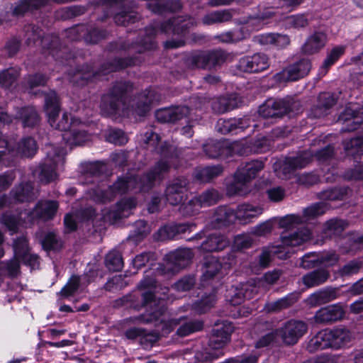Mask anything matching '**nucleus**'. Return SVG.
<instances>
[{
    "label": "nucleus",
    "instance_id": "nucleus-1",
    "mask_svg": "<svg viewBox=\"0 0 363 363\" xmlns=\"http://www.w3.org/2000/svg\"><path fill=\"white\" fill-rule=\"evenodd\" d=\"M170 166L166 161H161L147 174L140 177L129 172L126 176L120 177L106 192L94 190L91 196L96 202H106L118 194L133 191L134 193L146 191L151 188L155 182L160 180L163 174L168 171Z\"/></svg>",
    "mask_w": 363,
    "mask_h": 363
},
{
    "label": "nucleus",
    "instance_id": "nucleus-2",
    "mask_svg": "<svg viewBox=\"0 0 363 363\" xmlns=\"http://www.w3.org/2000/svg\"><path fill=\"white\" fill-rule=\"evenodd\" d=\"M44 108L50 125L55 129L65 132L62 137L69 145H80L88 140V135L79 127L81 122L78 119L72 118L67 113H64L60 120H58L60 104L57 94L54 91L46 95Z\"/></svg>",
    "mask_w": 363,
    "mask_h": 363
},
{
    "label": "nucleus",
    "instance_id": "nucleus-3",
    "mask_svg": "<svg viewBox=\"0 0 363 363\" xmlns=\"http://www.w3.org/2000/svg\"><path fill=\"white\" fill-rule=\"evenodd\" d=\"M143 304L150 309V313L143 315L139 318V321L143 323L155 322L156 325H161V333L162 335L169 333L174 327L179 324L181 318H170L169 313L164 308V298L157 297L151 291L143 294Z\"/></svg>",
    "mask_w": 363,
    "mask_h": 363
},
{
    "label": "nucleus",
    "instance_id": "nucleus-4",
    "mask_svg": "<svg viewBox=\"0 0 363 363\" xmlns=\"http://www.w3.org/2000/svg\"><path fill=\"white\" fill-rule=\"evenodd\" d=\"M306 324L301 320H291L280 328L262 337L256 344V347L267 346L281 340L285 345H292L306 333Z\"/></svg>",
    "mask_w": 363,
    "mask_h": 363
},
{
    "label": "nucleus",
    "instance_id": "nucleus-5",
    "mask_svg": "<svg viewBox=\"0 0 363 363\" xmlns=\"http://www.w3.org/2000/svg\"><path fill=\"white\" fill-rule=\"evenodd\" d=\"M262 212V208L250 203L240 204L238 206L236 210L221 206L216 210L213 219L219 227L233 223L235 220H238L241 224H247Z\"/></svg>",
    "mask_w": 363,
    "mask_h": 363
},
{
    "label": "nucleus",
    "instance_id": "nucleus-6",
    "mask_svg": "<svg viewBox=\"0 0 363 363\" xmlns=\"http://www.w3.org/2000/svg\"><path fill=\"white\" fill-rule=\"evenodd\" d=\"M14 257L9 262H0V275L16 276L19 272L20 262L35 269L39 264L38 257L29 252L27 240L21 237L13 243Z\"/></svg>",
    "mask_w": 363,
    "mask_h": 363
},
{
    "label": "nucleus",
    "instance_id": "nucleus-7",
    "mask_svg": "<svg viewBox=\"0 0 363 363\" xmlns=\"http://www.w3.org/2000/svg\"><path fill=\"white\" fill-rule=\"evenodd\" d=\"M131 86L124 82H119L114 86L111 93L103 96L101 110L107 116H128L129 109L125 106V94Z\"/></svg>",
    "mask_w": 363,
    "mask_h": 363
},
{
    "label": "nucleus",
    "instance_id": "nucleus-8",
    "mask_svg": "<svg viewBox=\"0 0 363 363\" xmlns=\"http://www.w3.org/2000/svg\"><path fill=\"white\" fill-rule=\"evenodd\" d=\"M264 167L260 160H254L239 167L235 174L233 182L228 186V194L230 196H244L250 191V181Z\"/></svg>",
    "mask_w": 363,
    "mask_h": 363
},
{
    "label": "nucleus",
    "instance_id": "nucleus-9",
    "mask_svg": "<svg viewBox=\"0 0 363 363\" xmlns=\"http://www.w3.org/2000/svg\"><path fill=\"white\" fill-rule=\"evenodd\" d=\"M65 154L62 150L52 147L48 152L45 162L40 165L35 174H38L41 182L48 183L57 177V171L64 163Z\"/></svg>",
    "mask_w": 363,
    "mask_h": 363
},
{
    "label": "nucleus",
    "instance_id": "nucleus-10",
    "mask_svg": "<svg viewBox=\"0 0 363 363\" xmlns=\"http://www.w3.org/2000/svg\"><path fill=\"white\" fill-rule=\"evenodd\" d=\"M233 327L229 322H223L216 324L215 328L213 329L211 336L209 340L208 356L206 359H214L223 354L221 349L230 340V334L233 332Z\"/></svg>",
    "mask_w": 363,
    "mask_h": 363
},
{
    "label": "nucleus",
    "instance_id": "nucleus-11",
    "mask_svg": "<svg viewBox=\"0 0 363 363\" xmlns=\"http://www.w3.org/2000/svg\"><path fill=\"white\" fill-rule=\"evenodd\" d=\"M327 208L326 204L323 202L313 204L303 211V216L294 214L286 216L281 220L280 225L283 228H292L299 223L310 222L323 214Z\"/></svg>",
    "mask_w": 363,
    "mask_h": 363
},
{
    "label": "nucleus",
    "instance_id": "nucleus-12",
    "mask_svg": "<svg viewBox=\"0 0 363 363\" xmlns=\"http://www.w3.org/2000/svg\"><path fill=\"white\" fill-rule=\"evenodd\" d=\"M193 257V253L189 248L178 249L169 252L166 256L164 269L160 271L164 273L174 274L181 268L185 267Z\"/></svg>",
    "mask_w": 363,
    "mask_h": 363
},
{
    "label": "nucleus",
    "instance_id": "nucleus-13",
    "mask_svg": "<svg viewBox=\"0 0 363 363\" xmlns=\"http://www.w3.org/2000/svg\"><path fill=\"white\" fill-rule=\"evenodd\" d=\"M311 67L310 61L304 59L283 69L276 79L279 82L295 81L307 75Z\"/></svg>",
    "mask_w": 363,
    "mask_h": 363
},
{
    "label": "nucleus",
    "instance_id": "nucleus-14",
    "mask_svg": "<svg viewBox=\"0 0 363 363\" xmlns=\"http://www.w3.org/2000/svg\"><path fill=\"white\" fill-rule=\"evenodd\" d=\"M269 67V59L264 54H255L252 56L242 57L238 64V68L245 72H259Z\"/></svg>",
    "mask_w": 363,
    "mask_h": 363
},
{
    "label": "nucleus",
    "instance_id": "nucleus-15",
    "mask_svg": "<svg viewBox=\"0 0 363 363\" xmlns=\"http://www.w3.org/2000/svg\"><path fill=\"white\" fill-rule=\"evenodd\" d=\"M225 60V55L221 50L201 52L192 56V63L197 67L210 68L219 65Z\"/></svg>",
    "mask_w": 363,
    "mask_h": 363
},
{
    "label": "nucleus",
    "instance_id": "nucleus-16",
    "mask_svg": "<svg viewBox=\"0 0 363 363\" xmlns=\"http://www.w3.org/2000/svg\"><path fill=\"white\" fill-rule=\"evenodd\" d=\"M240 286L239 288L232 286L227 290L226 300L233 306L241 304L245 299L252 298L253 293L256 291V286L252 282L242 284Z\"/></svg>",
    "mask_w": 363,
    "mask_h": 363
},
{
    "label": "nucleus",
    "instance_id": "nucleus-17",
    "mask_svg": "<svg viewBox=\"0 0 363 363\" xmlns=\"http://www.w3.org/2000/svg\"><path fill=\"white\" fill-rule=\"evenodd\" d=\"M289 108V104L284 99H269L259 106L258 112L262 118H274L286 113Z\"/></svg>",
    "mask_w": 363,
    "mask_h": 363
},
{
    "label": "nucleus",
    "instance_id": "nucleus-18",
    "mask_svg": "<svg viewBox=\"0 0 363 363\" xmlns=\"http://www.w3.org/2000/svg\"><path fill=\"white\" fill-rule=\"evenodd\" d=\"M136 201L134 199H122L113 209L103 213L104 220L114 222L116 220L129 216L132 210L136 206Z\"/></svg>",
    "mask_w": 363,
    "mask_h": 363
},
{
    "label": "nucleus",
    "instance_id": "nucleus-19",
    "mask_svg": "<svg viewBox=\"0 0 363 363\" xmlns=\"http://www.w3.org/2000/svg\"><path fill=\"white\" fill-rule=\"evenodd\" d=\"M58 208V204L55 201H45L39 202L35 208L30 213H28V218L33 220L35 218H39L43 220H48L53 217ZM27 213H21V218Z\"/></svg>",
    "mask_w": 363,
    "mask_h": 363
},
{
    "label": "nucleus",
    "instance_id": "nucleus-20",
    "mask_svg": "<svg viewBox=\"0 0 363 363\" xmlns=\"http://www.w3.org/2000/svg\"><path fill=\"white\" fill-rule=\"evenodd\" d=\"M33 187L30 183L17 186L11 193V199L6 196L0 198V208L12 203L27 201L32 199Z\"/></svg>",
    "mask_w": 363,
    "mask_h": 363
},
{
    "label": "nucleus",
    "instance_id": "nucleus-21",
    "mask_svg": "<svg viewBox=\"0 0 363 363\" xmlns=\"http://www.w3.org/2000/svg\"><path fill=\"white\" fill-rule=\"evenodd\" d=\"M189 113L186 106H176L158 110L155 113L157 121L162 123H172L182 119Z\"/></svg>",
    "mask_w": 363,
    "mask_h": 363
},
{
    "label": "nucleus",
    "instance_id": "nucleus-22",
    "mask_svg": "<svg viewBox=\"0 0 363 363\" xmlns=\"http://www.w3.org/2000/svg\"><path fill=\"white\" fill-rule=\"evenodd\" d=\"M345 314V311L341 305H332L320 308L314 316L317 323H328L341 319Z\"/></svg>",
    "mask_w": 363,
    "mask_h": 363
},
{
    "label": "nucleus",
    "instance_id": "nucleus-23",
    "mask_svg": "<svg viewBox=\"0 0 363 363\" xmlns=\"http://www.w3.org/2000/svg\"><path fill=\"white\" fill-rule=\"evenodd\" d=\"M328 41V37L323 31H315L306 39L302 47L306 54H314L323 49Z\"/></svg>",
    "mask_w": 363,
    "mask_h": 363
},
{
    "label": "nucleus",
    "instance_id": "nucleus-24",
    "mask_svg": "<svg viewBox=\"0 0 363 363\" xmlns=\"http://www.w3.org/2000/svg\"><path fill=\"white\" fill-rule=\"evenodd\" d=\"M227 266L223 265L220 260L213 256L208 257L203 266V274L201 277L202 285L207 283L216 277L220 272L225 269Z\"/></svg>",
    "mask_w": 363,
    "mask_h": 363
},
{
    "label": "nucleus",
    "instance_id": "nucleus-25",
    "mask_svg": "<svg viewBox=\"0 0 363 363\" xmlns=\"http://www.w3.org/2000/svg\"><path fill=\"white\" fill-rule=\"evenodd\" d=\"M249 125V118H230L228 120L220 119L217 123V128L223 134H227L231 132L238 133L242 131Z\"/></svg>",
    "mask_w": 363,
    "mask_h": 363
},
{
    "label": "nucleus",
    "instance_id": "nucleus-26",
    "mask_svg": "<svg viewBox=\"0 0 363 363\" xmlns=\"http://www.w3.org/2000/svg\"><path fill=\"white\" fill-rule=\"evenodd\" d=\"M185 192L186 183L180 179H177L167 187V201L171 205H178L183 201Z\"/></svg>",
    "mask_w": 363,
    "mask_h": 363
},
{
    "label": "nucleus",
    "instance_id": "nucleus-27",
    "mask_svg": "<svg viewBox=\"0 0 363 363\" xmlns=\"http://www.w3.org/2000/svg\"><path fill=\"white\" fill-rule=\"evenodd\" d=\"M339 119L347 122L350 127L346 128L347 131H352L357 128V125L363 123V107L360 108L347 107L340 115Z\"/></svg>",
    "mask_w": 363,
    "mask_h": 363
},
{
    "label": "nucleus",
    "instance_id": "nucleus-28",
    "mask_svg": "<svg viewBox=\"0 0 363 363\" xmlns=\"http://www.w3.org/2000/svg\"><path fill=\"white\" fill-rule=\"evenodd\" d=\"M311 238V233L306 228L298 230L293 234L284 235L281 237L282 248L284 250L285 247L301 245L308 242Z\"/></svg>",
    "mask_w": 363,
    "mask_h": 363
},
{
    "label": "nucleus",
    "instance_id": "nucleus-29",
    "mask_svg": "<svg viewBox=\"0 0 363 363\" xmlns=\"http://www.w3.org/2000/svg\"><path fill=\"white\" fill-rule=\"evenodd\" d=\"M229 245V241L218 233L210 235L206 240L201 244V249L204 251L213 252L221 250Z\"/></svg>",
    "mask_w": 363,
    "mask_h": 363
},
{
    "label": "nucleus",
    "instance_id": "nucleus-30",
    "mask_svg": "<svg viewBox=\"0 0 363 363\" xmlns=\"http://www.w3.org/2000/svg\"><path fill=\"white\" fill-rule=\"evenodd\" d=\"M332 348L340 349L345 347L352 339L350 332L345 328H335L329 330Z\"/></svg>",
    "mask_w": 363,
    "mask_h": 363
},
{
    "label": "nucleus",
    "instance_id": "nucleus-31",
    "mask_svg": "<svg viewBox=\"0 0 363 363\" xmlns=\"http://www.w3.org/2000/svg\"><path fill=\"white\" fill-rule=\"evenodd\" d=\"M329 330L320 331L308 342V349L310 351L324 350L332 347Z\"/></svg>",
    "mask_w": 363,
    "mask_h": 363
},
{
    "label": "nucleus",
    "instance_id": "nucleus-32",
    "mask_svg": "<svg viewBox=\"0 0 363 363\" xmlns=\"http://www.w3.org/2000/svg\"><path fill=\"white\" fill-rule=\"evenodd\" d=\"M194 25V21L191 18L184 19L182 17H178L169 21L162 26L164 32L169 33L172 31L174 33L180 34L184 30Z\"/></svg>",
    "mask_w": 363,
    "mask_h": 363
},
{
    "label": "nucleus",
    "instance_id": "nucleus-33",
    "mask_svg": "<svg viewBox=\"0 0 363 363\" xmlns=\"http://www.w3.org/2000/svg\"><path fill=\"white\" fill-rule=\"evenodd\" d=\"M279 11L278 9L269 8L267 9V11L261 15H259L256 17L250 18L247 22V24L250 26H252L254 30H259L262 27L264 24L267 23L266 21L267 19L270 18H274L275 21L279 19L277 16L279 14Z\"/></svg>",
    "mask_w": 363,
    "mask_h": 363
},
{
    "label": "nucleus",
    "instance_id": "nucleus-34",
    "mask_svg": "<svg viewBox=\"0 0 363 363\" xmlns=\"http://www.w3.org/2000/svg\"><path fill=\"white\" fill-rule=\"evenodd\" d=\"M298 299L296 294H289L284 298L277 300L273 302L267 303L265 305L264 309L267 312H277L282 309L286 308Z\"/></svg>",
    "mask_w": 363,
    "mask_h": 363
},
{
    "label": "nucleus",
    "instance_id": "nucleus-35",
    "mask_svg": "<svg viewBox=\"0 0 363 363\" xmlns=\"http://www.w3.org/2000/svg\"><path fill=\"white\" fill-rule=\"evenodd\" d=\"M95 213V211L89 208L86 211L77 212L74 214L68 213L65 217V225L67 230L72 231L77 228V220H79V216L82 220H89L91 218Z\"/></svg>",
    "mask_w": 363,
    "mask_h": 363
},
{
    "label": "nucleus",
    "instance_id": "nucleus-36",
    "mask_svg": "<svg viewBox=\"0 0 363 363\" xmlns=\"http://www.w3.org/2000/svg\"><path fill=\"white\" fill-rule=\"evenodd\" d=\"M363 138L357 137L344 143L345 149L349 154L354 156L356 160H359V162H363Z\"/></svg>",
    "mask_w": 363,
    "mask_h": 363
},
{
    "label": "nucleus",
    "instance_id": "nucleus-37",
    "mask_svg": "<svg viewBox=\"0 0 363 363\" xmlns=\"http://www.w3.org/2000/svg\"><path fill=\"white\" fill-rule=\"evenodd\" d=\"M328 273L325 269L314 271L303 276L302 279L307 287H313L325 282L328 278Z\"/></svg>",
    "mask_w": 363,
    "mask_h": 363
},
{
    "label": "nucleus",
    "instance_id": "nucleus-38",
    "mask_svg": "<svg viewBox=\"0 0 363 363\" xmlns=\"http://www.w3.org/2000/svg\"><path fill=\"white\" fill-rule=\"evenodd\" d=\"M17 117L22 121L24 127H33L39 123L38 115L33 107L23 108Z\"/></svg>",
    "mask_w": 363,
    "mask_h": 363
},
{
    "label": "nucleus",
    "instance_id": "nucleus-39",
    "mask_svg": "<svg viewBox=\"0 0 363 363\" xmlns=\"http://www.w3.org/2000/svg\"><path fill=\"white\" fill-rule=\"evenodd\" d=\"M347 223L339 219H331L328 220L324 226L323 232V238L330 237L333 235L340 233L347 226Z\"/></svg>",
    "mask_w": 363,
    "mask_h": 363
},
{
    "label": "nucleus",
    "instance_id": "nucleus-40",
    "mask_svg": "<svg viewBox=\"0 0 363 363\" xmlns=\"http://www.w3.org/2000/svg\"><path fill=\"white\" fill-rule=\"evenodd\" d=\"M222 172L219 166L206 167L196 170L195 177L201 182H208L218 176Z\"/></svg>",
    "mask_w": 363,
    "mask_h": 363
},
{
    "label": "nucleus",
    "instance_id": "nucleus-41",
    "mask_svg": "<svg viewBox=\"0 0 363 363\" xmlns=\"http://www.w3.org/2000/svg\"><path fill=\"white\" fill-rule=\"evenodd\" d=\"M206 154L209 157H217L227 151L225 143L223 141L211 140L203 147Z\"/></svg>",
    "mask_w": 363,
    "mask_h": 363
},
{
    "label": "nucleus",
    "instance_id": "nucleus-42",
    "mask_svg": "<svg viewBox=\"0 0 363 363\" xmlns=\"http://www.w3.org/2000/svg\"><path fill=\"white\" fill-rule=\"evenodd\" d=\"M319 107L316 108L315 116L320 117L326 115L327 110L335 104V100L330 93H323L318 97Z\"/></svg>",
    "mask_w": 363,
    "mask_h": 363
},
{
    "label": "nucleus",
    "instance_id": "nucleus-43",
    "mask_svg": "<svg viewBox=\"0 0 363 363\" xmlns=\"http://www.w3.org/2000/svg\"><path fill=\"white\" fill-rule=\"evenodd\" d=\"M196 208H201L215 204L219 199V194L216 190H208L201 195L196 196Z\"/></svg>",
    "mask_w": 363,
    "mask_h": 363
},
{
    "label": "nucleus",
    "instance_id": "nucleus-44",
    "mask_svg": "<svg viewBox=\"0 0 363 363\" xmlns=\"http://www.w3.org/2000/svg\"><path fill=\"white\" fill-rule=\"evenodd\" d=\"M105 264L110 271L113 272L121 270L123 266L121 254L115 250L111 251L107 254Z\"/></svg>",
    "mask_w": 363,
    "mask_h": 363
},
{
    "label": "nucleus",
    "instance_id": "nucleus-45",
    "mask_svg": "<svg viewBox=\"0 0 363 363\" xmlns=\"http://www.w3.org/2000/svg\"><path fill=\"white\" fill-rule=\"evenodd\" d=\"M330 291L328 290L318 291L312 294L306 300L308 305L312 307L325 303L331 300Z\"/></svg>",
    "mask_w": 363,
    "mask_h": 363
},
{
    "label": "nucleus",
    "instance_id": "nucleus-46",
    "mask_svg": "<svg viewBox=\"0 0 363 363\" xmlns=\"http://www.w3.org/2000/svg\"><path fill=\"white\" fill-rule=\"evenodd\" d=\"M313 157L311 152H305L296 157H290L287 160V164L291 169L303 168L306 166Z\"/></svg>",
    "mask_w": 363,
    "mask_h": 363
},
{
    "label": "nucleus",
    "instance_id": "nucleus-47",
    "mask_svg": "<svg viewBox=\"0 0 363 363\" xmlns=\"http://www.w3.org/2000/svg\"><path fill=\"white\" fill-rule=\"evenodd\" d=\"M235 107L230 99L227 97H220L215 99L212 103L213 110L218 113H222L230 111Z\"/></svg>",
    "mask_w": 363,
    "mask_h": 363
},
{
    "label": "nucleus",
    "instance_id": "nucleus-48",
    "mask_svg": "<svg viewBox=\"0 0 363 363\" xmlns=\"http://www.w3.org/2000/svg\"><path fill=\"white\" fill-rule=\"evenodd\" d=\"M344 46L338 45L333 48L325 58L321 69H327L329 67L333 65L344 54Z\"/></svg>",
    "mask_w": 363,
    "mask_h": 363
},
{
    "label": "nucleus",
    "instance_id": "nucleus-49",
    "mask_svg": "<svg viewBox=\"0 0 363 363\" xmlns=\"http://www.w3.org/2000/svg\"><path fill=\"white\" fill-rule=\"evenodd\" d=\"M280 277V272L277 270H274L273 272H269L265 274L263 279L262 280L258 281L257 282H253V285H255L257 291L258 288L261 286L266 290L269 286L275 283Z\"/></svg>",
    "mask_w": 363,
    "mask_h": 363
},
{
    "label": "nucleus",
    "instance_id": "nucleus-50",
    "mask_svg": "<svg viewBox=\"0 0 363 363\" xmlns=\"http://www.w3.org/2000/svg\"><path fill=\"white\" fill-rule=\"evenodd\" d=\"M216 298L214 294L202 297V298L194 303V308L199 313H204L213 307L216 303Z\"/></svg>",
    "mask_w": 363,
    "mask_h": 363
},
{
    "label": "nucleus",
    "instance_id": "nucleus-51",
    "mask_svg": "<svg viewBox=\"0 0 363 363\" xmlns=\"http://www.w3.org/2000/svg\"><path fill=\"white\" fill-rule=\"evenodd\" d=\"M106 140L115 145H124L127 143L128 138L121 130L110 129L106 135Z\"/></svg>",
    "mask_w": 363,
    "mask_h": 363
},
{
    "label": "nucleus",
    "instance_id": "nucleus-52",
    "mask_svg": "<svg viewBox=\"0 0 363 363\" xmlns=\"http://www.w3.org/2000/svg\"><path fill=\"white\" fill-rule=\"evenodd\" d=\"M82 278L77 276H72L67 284L62 288L60 294L62 296L67 298L79 289V283L82 281Z\"/></svg>",
    "mask_w": 363,
    "mask_h": 363
},
{
    "label": "nucleus",
    "instance_id": "nucleus-53",
    "mask_svg": "<svg viewBox=\"0 0 363 363\" xmlns=\"http://www.w3.org/2000/svg\"><path fill=\"white\" fill-rule=\"evenodd\" d=\"M18 76V70L16 68H9L0 73V85L9 86L16 80Z\"/></svg>",
    "mask_w": 363,
    "mask_h": 363
},
{
    "label": "nucleus",
    "instance_id": "nucleus-54",
    "mask_svg": "<svg viewBox=\"0 0 363 363\" xmlns=\"http://www.w3.org/2000/svg\"><path fill=\"white\" fill-rule=\"evenodd\" d=\"M203 328V323L201 321L188 322L182 325L177 334L180 336H186L192 333L200 330Z\"/></svg>",
    "mask_w": 363,
    "mask_h": 363
},
{
    "label": "nucleus",
    "instance_id": "nucleus-55",
    "mask_svg": "<svg viewBox=\"0 0 363 363\" xmlns=\"http://www.w3.org/2000/svg\"><path fill=\"white\" fill-rule=\"evenodd\" d=\"M231 15L226 11H216L209 13L203 18L204 23L211 24L217 22H223L229 20Z\"/></svg>",
    "mask_w": 363,
    "mask_h": 363
},
{
    "label": "nucleus",
    "instance_id": "nucleus-56",
    "mask_svg": "<svg viewBox=\"0 0 363 363\" xmlns=\"http://www.w3.org/2000/svg\"><path fill=\"white\" fill-rule=\"evenodd\" d=\"M177 235L176 227L174 225H165L161 228L157 232V239L160 240H165L173 239Z\"/></svg>",
    "mask_w": 363,
    "mask_h": 363
},
{
    "label": "nucleus",
    "instance_id": "nucleus-57",
    "mask_svg": "<svg viewBox=\"0 0 363 363\" xmlns=\"http://www.w3.org/2000/svg\"><path fill=\"white\" fill-rule=\"evenodd\" d=\"M42 245L46 250H57L61 247V243L57 240L53 233H48L45 238L41 240Z\"/></svg>",
    "mask_w": 363,
    "mask_h": 363
},
{
    "label": "nucleus",
    "instance_id": "nucleus-58",
    "mask_svg": "<svg viewBox=\"0 0 363 363\" xmlns=\"http://www.w3.org/2000/svg\"><path fill=\"white\" fill-rule=\"evenodd\" d=\"M362 267V263L359 261H351L345 264L340 270V274L342 277H348L357 274Z\"/></svg>",
    "mask_w": 363,
    "mask_h": 363
},
{
    "label": "nucleus",
    "instance_id": "nucleus-59",
    "mask_svg": "<svg viewBox=\"0 0 363 363\" xmlns=\"http://www.w3.org/2000/svg\"><path fill=\"white\" fill-rule=\"evenodd\" d=\"M281 251L276 247H272L270 249L264 250L259 256V264L262 267H266L272 259V255L279 254Z\"/></svg>",
    "mask_w": 363,
    "mask_h": 363
},
{
    "label": "nucleus",
    "instance_id": "nucleus-60",
    "mask_svg": "<svg viewBox=\"0 0 363 363\" xmlns=\"http://www.w3.org/2000/svg\"><path fill=\"white\" fill-rule=\"evenodd\" d=\"M286 24L289 26L299 28L308 25V19L304 15L291 16L286 18Z\"/></svg>",
    "mask_w": 363,
    "mask_h": 363
},
{
    "label": "nucleus",
    "instance_id": "nucleus-61",
    "mask_svg": "<svg viewBox=\"0 0 363 363\" xmlns=\"http://www.w3.org/2000/svg\"><path fill=\"white\" fill-rule=\"evenodd\" d=\"M125 335L128 339H135L138 337H145L147 340L154 342L157 340V336L147 335L145 331L141 328H131L126 331Z\"/></svg>",
    "mask_w": 363,
    "mask_h": 363
},
{
    "label": "nucleus",
    "instance_id": "nucleus-62",
    "mask_svg": "<svg viewBox=\"0 0 363 363\" xmlns=\"http://www.w3.org/2000/svg\"><path fill=\"white\" fill-rule=\"evenodd\" d=\"M196 200L197 197H194L191 200L189 201L187 203H182L180 206V211L186 216H192L196 213L200 208H196Z\"/></svg>",
    "mask_w": 363,
    "mask_h": 363
},
{
    "label": "nucleus",
    "instance_id": "nucleus-63",
    "mask_svg": "<svg viewBox=\"0 0 363 363\" xmlns=\"http://www.w3.org/2000/svg\"><path fill=\"white\" fill-rule=\"evenodd\" d=\"M252 242V239L249 235H239L234 239L233 245L235 248L241 250L249 247Z\"/></svg>",
    "mask_w": 363,
    "mask_h": 363
},
{
    "label": "nucleus",
    "instance_id": "nucleus-64",
    "mask_svg": "<svg viewBox=\"0 0 363 363\" xmlns=\"http://www.w3.org/2000/svg\"><path fill=\"white\" fill-rule=\"evenodd\" d=\"M194 284V277H185L178 281L174 286L175 290L178 291H186L189 290Z\"/></svg>",
    "mask_w": 363,
    "mask_h": 363
}]
</instances>
